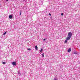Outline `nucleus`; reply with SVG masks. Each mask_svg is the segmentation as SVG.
Here are the masks:
<instances>
[{
	"instance_id": "nucleus-18",
	"label": "nucleus",
	"mask_w": 80,
	"mask_h": 80,
	"mask_svg": "<svg viewBox=\"0 0 80 80\" xmlns=\"http://www.w3.org/2000/svg\"><path fill=\"white\" fill-rule=\"evenodd\" d=\"M46 39H44L43 40V41H45V40Z\"/></svg>"
},
{
	"instance_id": "nucleus-16",
	"label": "nucleus",
	"mask_w": 80,
	"mask_h": 80,
	"mask_svg": "<svg viewBox=\"0 0 80 80\" xmlns=\"http://www.w3.org/2000/svg\"><path fill=\"white\" fill-rule=\"evenodd\" d=\"M3 64H5V62H2Z\"/></svg>"
},
{
	"instance_id": "nucleus-6",
	"label": "nucleus",
	"mask_w": 80,
	"mask_h": 80,
	"mask_svg": "<svg viewBox=\"0 0 80 80\" xmlns=\"http://www.w3.org/2000/svg\"><path fill=\"white\" fill-rule=\"evenodd\" d=\"M35 48L36 50H38V47H37V46L35 47Z\"/></svg>"
},
{
	"instance_id": "nucleus-5",
	"label": "nucleus",
	"mask_w": 80,
	"mask_h": 80,
	"mask_svg": "<svg viewBox=\"0 0 80 80\" xmlns=\"http://www.w3.org/2000/svg\"><path fill=\"white\" fill-rule=\"evenodd\" d=\"M68 52H71V48L68 49Z\"/></svg>"
},
{
	"instance_id": "nucleus-20",
	"label": "nucleus",
	"mask_w": 80,
	"mask_h": 80,
	"mask_svg": "<svg viewBox=\"0 0 80 80\" xmlns=\"http://www.w3.org/2000/svg\"><path fill=\"white\" fill-rule=\"evenodd\" d=\"M44 0H42V1H44Z\"/></svg>"
},
{
	"instance_id": "nucleus-13",
	"label": "nucleus",
	"mask_w": 80,
	"mask_h": 80,
	"mask_svg": "<svg viewBox=\"0 0 80 80\" xmlns=\"http://www.w3.org/2000/svg\"><path fill=\"white\" fill-rule=\"evenodd\" d=\"M27 50H31V49H30V48H28Z\"/></svg>"
},
{
	"instance_id": "nucleus-3",
	"label": "nucleus",
	"mask_w": 80,
	"mask_h": 80,
	"mask_svg": "<svg viewBox=\"0 0 80 80\" xmlns=\"http://www.w3.org/2000/svg\"><path fill=\"white\" fill-rule=\"evenodd\" d=\"M12 65H16V62H12Z\"/></svg>"
},
{
	"instance_id": "nucleus-19",
	"label": "nucleus",
	"mask_w": 80,
	"mask_h": 80,
	"mask_svg": "<svg viewBox=\"0 0 80 80\" xmlns=\"http://www.w3.org/2000/svg\"><path fill=\"white\" fill-rule=\"evenodd\" d=\"M49 15H51V14L49 13Z\"/></svg>"
},
{
	"instance_id": "nucleus-8",
	"label": "nucleus",
	"mask_w": 80,
	"mask_h": 80,
	"mask_svg": "<svg viewBox=\"0 0 80 80\" xmlns=\"http://www.w3.org/2000/svg\"><path fill=\"white\" fill-rule=\"evenodd\" d=\"M43 51V49H41L40 51V52H42V51Z\"/></svg>"
},
{
	"instance_id": "nucleus-15",
	"label": "nucleus",
	"mask_w": 80,
	"mask_h": 80,
	"mask_svg": "<svg viewBox=\"0 0 80 80\" xmlns=\"http://www.w3.org/2000/svg\"><path fill=\"white\" fill-rule=\"evenodd\" d=\"M74 54H77V53L76 52H74Z\"/></svg>"
},
{
	"instance_id": "nucleus-14",
	"label": "nucleus",
	"mask_w": 80,
	"mask_h": 80,
	"mask_svg": "<svg viewBox=\"0 0 80 80\" xmlns=\"http://www.w3.org/2000/svg\"><path fill=\"white\" fill-rule=\"evenodd\" d=\"M18 73L19 75H20V72H18Z\"/></svg>"
},
{
	"instance_id": "nucleus-10",
	"label": "nucleus",
	"mask_w": 80,
	"mask_h": 80,
	"mask_svg": "<svg viewBox=\"0 0 80 80\" xmlns=\"http://www.w3.org/2000/svg\"><path fill=\"white\" fill-rule=\"evenodd\" d=\"M54 80H58V79H57V78H54Z\"/></svg>"
},
{
	"instance_id": "nucleus-17",
	"label": "nucleus",
	"mask_w": 80,
	"mask_h": 80,
	"mask_svg": "<svg viewBox=\"0 0 80 80\" xmlns=\"http://www.w3.org/2000/svg\"><path fill=\"white\" fill-rule=\"evenodd\" d=\"M61 15H62V16H63V13H61Z\"/></svg>"
},
{
	"instance_id": "nucleus-11",
	"label": "nucleus",
	"mask_w": 80,
	"mask_h": 80,
	"mask_svg": "<svg viewBox=\"0 0 80 80\" xmlns=\"http://www.w3.org/2000/svg\"><path fill=\"white\" fill-rule=\"evenodd\" d=\"M20 14L22 15V11H20Z\"/></svg>"
},
{
	"instance_id": "nucleus-1",
	"label": "nucleus",
	"mask_w": 80,
	"mask_h": 80,
	"mask_svg": "<svg viewBox=\"0 0 80 80\" xmlns=\"http://www.w3.org/2000/svg\"><path fill=\"white\" fill-rule=\"evenodd\" d=\"M68 36L70 37H72V33L71 32H69L68 33Z\"/></svg>"
},
{
	"instance_id": "nucleus-9",
	"label": "nucleus",
	"mask_w": 80,
	"mask_h": 80,
	"mask_svg": "<svg viewBox=\"0 0 80 80\" xmlns=\"http://www.w3.org/2000/svg\"><path fill=\"white\" fill-rule=\"evenodd\" d=\"M6 33H7V32H5V33H4L3 34V35H5L6 34Z\"/></svg>"
},
{
	"instance_id": "nucleus-2",
	"label": "nucleus",
	"mask_w": 80,
	"mask_h": 80,
	"mask_svg": "<svg viewBox=\"0 0 80 80\" xmlns=\"http://www.w3.org/2000/svg\"><path fill=\"white\" fill-rule=\"evenodd\" d=\"M70 38H71L69 36H68L67 37V38H66V40H70Z\"/></svg>"
},
{
	"instance_id": "nucleus-4",
	"label": "nucleus",
	"mask_w": 80,
	"mask_h": 80,
	"mask_svg": "<svg viewBox=\"0 0 80 80\" xmlns=\"http://www.w3.org/2000/svg\"><path fill=\"white\" fill-rule=\"evenodd\" d=\"M12 15H9V18L10 19H12Z\"/></svg>"
},
{
	"instance_id": "nucleus-21",
	"label": "nucleus",
	"mask_w": 80,
	"mask_h": 80,
	"mask_svg": "<svg viewBox=\"0 0 80 80\" xmlns=\"http://www.w3.org/2000/svg\"><path fill=\"white\" fill-rule=\"evenodd\" d=\"M8 0H6V1H8Z\"/></svg>"
},
{
	"instance_id": "nucleus-12",
	"label": "nucleus",
	"mask_w": 80,
	"mask_h": 80,
	"mask_svg": "<svg viewBox=\"0 0 80 80\" xmlns=\"http://www.w3.org/2000/svg\"><path fill=\"white\" fill-rule=\"evenodd\" d=\"M65 43H67V40H66L65 41Z\"/></svg>"
},
{
	"instance_id": "nucleus-7",
	"label": "nucleus",
	"mask_w": 80,
	"mask_h": 80,
	"mask_svg": "<svg viewBox=\"0 0 80 80\" xmlns=\"http://www.w3.org/2000/svg\"><path fill=\"white\" fill-rule=\"evenodd\" d=\"M45 55V54H44V53H43L42 54V57H44V55Z\"/></svg>"
}]
</instances>
